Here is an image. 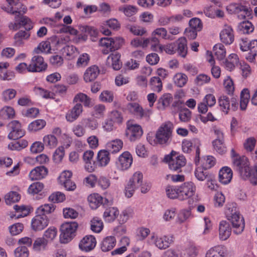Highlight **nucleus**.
Segmentation results:
<instances>
[{
    "mask_svg": "<svg viewBox=\"0 0 257 257\" xmlns=\"http://www.w3.org/2000/svg\"><path fill=\"white\" fill-rule=\"evenodd\" d=\"M63 216L66 219H75L78 216V212L73 208L66 207L63 209Z\"/></svg>",
    "mask_w": 257,
    "mask_h": 257,
    "instance_id": "obj_57",
    "label": "nucleus"
},
{
    "mask_svg": "<svg viewBox=\"0 0 257 257\" xmlns=\"http://www.w3.org/2000/svg\"><path fill=\"white\" fill-rule=\"evenodd\" d=\"M64 156V149L62 147H59L54 152L53 156V160L56 163H60Z\"/></svg>",
    "mask_w": 257,
    "mask_h": 257,
    "instance_id": "obj_62",
    "label": "nucleus"
},
{
    "mask_svg": "<svg viewBox=\"0 0 257 257\" xmlns=\"http://www.w3.org/2000/svg\"><path fill=\"white\" fill-rule=\"evenodd\" d=\"M46 122L42 119H37L31 122L28 126V130L31 132H36L44 127Z\"/></svg>",
    "mask_w": 257,
    "mask_h": 257,
    "instance_id": "obj_47",
    "label": "nucleus"
},
{
    "mask_svg": "<svg viewBox=\"0 0 257 257\" xmlns=\"http://www.w3.org/2000/svg\"><path fill=\"white\" fill-rule=\"evenodd\" d=\"M37 215L32 220V228L35 231L41 230L48 224V204L40 206L36 211Z\"/></svg>",
    "mask_w": 257,
    "mask_h": 257,
    "instance_id": "obj_3",
    "label": "nucleus"
},
{
    "mask_svg": "<svg viewBox=\"0 0 257 257\" xmlns=\"http://www.w3.org/2000/svg\"><path fill=\"white\" fill-rule=\"evenodd\" d=\"M149 241L151 244L154 245L159 249H165L173 242V236L166 235L159 236L152 233Z\"/></svg>",
    "mask_w": 257,
    "mask_h": 257,
    "instance_id": "obj_8",
    "label": "nucleus"
},
{
    "mask_svg": "<svg viewBox=\"0 0 257 257\" xmlns=\"http://www.w3.org/2000/svg\"><path fill=\"white\" fill-rule=\"evenodd\" d=\"M150 85L152 89L155 91L160 92L162 88V82L160 78L153 77L150 80Z\"/></svg>",
    "mask_w": 257,
    "mask_h": 257,
    "instance_id": "obj_48",
    "label": "nucleus"
},
{
    "mask_svg": "<svg viewBox=\"0 0 257 257\" xmlns=\"http://www.w3.org/2000/svg\"><path fill=\"white\" fill-rule=\"evenodd\" d=\"M73 101L76 104L65 115L66 120L69 122H72L77 119L82 113L83 111V105L80 102L83 103L85 107H90L91 106V98L83 93H78L76 94Z\"/></svg>",
    "mask_w": 257,
    "mask_h": 257,
    "instance_id": "obj_2",
    "label": "nucleus"
},
{
    "mask_svg": "<svg viewBox=\"0 0 257 257\" xmlns=\"http://www.w3.org/2000/svg\"><path fill=\"white\" fill-rule=\"evenodd\" d=\"M231 228L229 223L225 220L219 222L218 227L219 238L221 240H227L230 236Z\"/></svg>",
    "mask_w": 257,
    "mask_h": 257,
    "instance_id": "obj_23",
    "label": "nucleus"
},
{
    "mask_svg": "<svg viewBox=\"0 0 257 257\" xmlns=\"http://www.w3.org/2000/svg\"><path fill=\"white\" fill-rule=\"evenodd\" d=\"M250 98L249 91L244 88L240 93V107L242 110H245Z\"/></svg>",
    "mask_w": 257,
    "mask_h": 257,
    "instance_id": "obj_39",
    "label": "nucleus"
},
{
    "mask_svg": "<svg viewBox=\"0 0 257 257\" xmlns=\"http://www.w3.org/2000/svg\"><path fill=\"white\" fill-rule=\"evenodd\" d=\"M93 156L94 152L91 150L87 151L83 154V158L85 163V169L90 172L93 171L94 170V162L93 161Z\"/></svg>",
    "mask_w": 257,
    "mask_h": 257,
    "instance_id": "obj_32",
    "label": "nucleus"
},
{
    "mask_svg": "<svg viewBox=\"0 0 257 257\" xmlns=\"http://www.w3.org/2000/svg\"><path fill=\"white\" fill-rule=\"evenodd\" d=\"M173 81L176 86L182 87L187 83L188 77L184 73H177L173 77Z\"/></svg>",
    "mask_w": 257,
    "mask_h": 257,
    "instance_id": "obj_40",
    "label": "nucleus"
},
{
    "mask_svg": "<svg viewBox=\"0 0 257 257\" xmlns=\"http://www.w3.org/2000/svg\"><path fill=\"white\" fill-rule=\"evenodd\" d=\"M167 196L171 199H179V189L172 186H168L166 188Z\"/></svg>",
    "mask_w": 257,
    "mask_h": 257,
    "instance_id": "obj_50",
    "label": "nucleus"
},
{
    "mask_svg": "<svg viewBox=\"0 0 257 257\" xmlns=\"http://www.w3.org/2000/svg\"><path fill=\"white\" fill-rule=\"evenodd\" d=\"M8 127L10 131L8 138L12 140H17L22 137L25 132L22 129L21 124L18 120H13L8 125Z\"/></svg>",
    "mask_w": 257,
    "mask_h": 257,
    "instance_id": "obj_18",
    "label": "nucleus"
},
{
    "mask_svg": "<svg viewBox=\"0 0 257 257\" xmlns=\"http://www.w3.org/2000/svg\"><path fill=\"white\" fill-rule=\"evenodd\" d=\"M120 11L123 12L125 16L131 17L137 12V8L134 6L126 5L119 8Z\"/></svg>",
    "mask_w": 257,
    "mask_h": 257,
    "instance_id": "obj_59",
    "label": "nucleus"
},
{
    "mask_svg": "<svg viewBox=\"0 0 257 257\" xmlns=\"http://www.w3.org/2000/svg\"><path fill=\"white\" fill-rule=\"evenodd\" d=\"M164 160L168 162L170 170L178 172L181 171V168L186 163L185 158L182 155L177 156L175 151H172L170 155L165 156Z\"/></svg>",
    "mask_w": 257,
    "mask_h": 257,
    "instance_id": "obj_5",
    "label": "nucleus"
},
{
    "mask_svg": "<svg viewBox=\"0 0 257 257\" xmlns=\"http://www.w3.org/2000/svg\"><path fill=\"white\" fill-rule=\"evenodd\" d=\"M8 6H3L2 9L7 13L11 14L15 13L21 14V12L26 13L27 8L19 0H7Z\"/></svg>",
    "mask_w": 257,
    "mask_h": 257,
    "instance_id": "obj_17",
    "label": "nucleus"
},
{
    "mask_svg": "<svg viewBox=\"0 0 257 257\" xmlns=\"http://www.w3.org/2000/svg\"><path fill=\"white\" fill-rule=\"evenodd\" d=\"M16 257H28L29 251L26 246H20L17 247L15 250Z\"/></svg>",
    "mask_w": 257,
    "mask_h": 257,
    "instance_id": "obj_64",
    "label": "nucleus"
},
{
    "mask_svg": "<svg viewBox=\"0 0 257 257\" xmlns=\"http://www.w3.org/2000/svg\"><path fill=\"white\" fill-rule=\"evenodd\" d=\"M96 244V240L92 235H86L82 238L79 243V248L82 251L88 252L93 250Z\"/></svg>",
    "mask_w": 257,
    "mask_h": 257,
    "instance_id": "obj_22",
    "label": "nucleus"
},
{
    "mask_svg": "<svg viewBox=\"0 0 257 257\" xmlns=\"http://www.w3.org/2000/svg\"><path fill=\"white\" fill-rule=\"evenodd\" d=\"M214 134L216 136V139L212 142L214 150L218 154L223 155L227 151L224 144L223 133L220 129L215 128Z\"/></svg>",
    "mask_w": 257,
    "mask_h": 257,
    "instance_id": "obj_14",
    "label": "nucleus"
},
{
    "mask_svg": "<svg viewBox=\"0 0 257 257\" xmlns=\"http://www.w3.org/2000/svg\"><path fill=\"white\" fill-rule=\"evenodd\" d=\"M220 40L225 45H230L234 40V31L231 26L225 25L220 32Z\"/></svg>",
    "mask_w": 257,
    "mask_h": 257,
    "instance_id": "obj_21",
    "label": "nucleus"
},
{
    "mask_svg": "<svg viewBox=\"0 0 257 257\" xmlns=\"http://www.w3.org/2000/svg\"><path fill=\"white\" fill-rule=\"evenodd\" d=\"M116 244V239L113 236L105 237L100 243V248L104 252L111 250Z\"/></svg>",
    "mask_w": 257,
    "mask_h": 257,
    "instance_id": "obj_31",
    "label": "nucleus"
},
{
    "mask_svg": "<svg viewBox=\"0 0 257 257\" xmlns=\"http://www.w3.org/2000/svg\"><path fill=\"white\" fill-rule=\"evenodd\" d=\"M49 62L55 68L61 66L64 62V59L62 57L58 55H54L49 58Z\"/></svg>",
    "mask_w": 257,
    "mask_h": 257,
    "instance_id": "obj_61",
    "label": "nucleus"
},
{
    "mask_svg": "<svg viewBox=\"0 0 257 257\" xmlns=\"http://www.w3.org/2000/svg\"><path fill=\"white\" fill-rule=\"evenodd\" d=\"M218 104L220 110L227 114L230 109L234 111L238 106V102L236 98L230 99L226 96H221L218 99Z\"/></svg>",
    "mask_w": 257,
    "mask_h": 257,
    "instance_id": "obj_12",
    "label": "nucleus"
},
{
    "mask_svg": "<svg viewBox=\"0 0 257 257\" xmlns=\"http://www.w3.org/2000/svg\"><path fill=\"white\" fill-rule=\"evenodd\" d=\"M106 109L104 105L98 104L93 107V115L97 118H102L105 112Z\"/></svg>",
    "mask_w": 257,
    "mask_h": 257,
    "instance_id": "obj_52",
    "label": "nucleus"
},
{
    "mask_svg": "<svg viewBox=\"0 0 257 257\" xmlns=\"http://www.w3.org/2000/svg\"><path fill=\"white\" fill-rule=\"evenodd\" d=\"M88 201L90 207L95 209L103 203V198L99 194L94 193L88 197Z\"/></svg>",
    "mask_w": 257,
    "mask_h": 257,
    "instance_id": "obj_35",
    "label": "nucleus"
},
{
    "mask_svg": "<svg viewBox=\"0 0 257 257\" xmlns=\"http://www.w3.org/2000/svg\"><path fill=\"white\" fill-rule=\"evenodd\" d=\"M232 165L233 169L238 172L242 178L248 179L253 185H257V163L251 169L248 158L242 156L234 159Z\"/></svg>",
    "mask_w": 257,
    "mask_h": 257,
    "instance_id": "obj_1",
    "label": "nucleus"
},
{
    "mask_svg": "<svg viewBox=\"0 0 257 257\" xmlns=\"http://www.w3.org/2000/svg\"><path fill=\"white\" fill-rule=\"evenodd\" d=\"M28 143L26 140H22L10 144L8 147L10 149L14 150H21L28 146Z\"/></svg>",
    "mask_w": 257,
    "mask_h": 257,
    "instance_id": "obj_56",
    "label": "nucleus"
},
{
    "mask_svg": "<svg viewBox=\"0 0 257 257\" xmlns=\"http://www.w3.org/2000/svg\"><path fill=\"white\" fill-rule=\"evenodd\" d=\"M232 178V171L228 167H223L219 172V180L223 184L229 183Z\"/></svg>",
    "mask_w": 257,
    "mask_h": 257,
    "instance_id": "obj_27",
    "label": "nucleus"
},
{
    "mask_svg": "<svg viewBox=\"0 0 257 257\" xmlns=\"http://www.w3.org/2000/svg\"><path fill=\"white\" fill-rule=\"evenodd\" d=\"M47 173V169L45 167H37L30 172L29 177L31 180H39L46 176Z\"/></svg>",
    "mask_w": 257,
    "mask_h": 257,
    "instance_id": "obj_29",
    "label": "nucleus"
},
{
    "mask_svg": "<svg viewBox=\"0 0 257 257\" xmlns=\"http://www.w3.org/2000/svg\"><path fill=\"white\" fill-rule=\"evenodd\" d=\"M152 36L157 35L164 39L173 40L172 37L168 34L167 30L164 28H158L152 32Z\"/></svg>",
    "mask_w": 257,
    "mask_h": 257,
    "instance_id": "obj_54",
    "label": "nucleus"
},
{
    "mask_svg": "<svg viewBox=\"0 0 257 257\" xmlns=\"http://www.w3.org/2000/svg\"><path fill=\"white\" fill-rule=\"evenodd\" d=\"M238 29L242 34H249L253 32L254 27L250 22L244 21L239 24Z\"/></svg>",
    "mask_w": 257,
    "mask_h": 257,
    "instance_id": "obj_42",
    "label": "nucleus"
},
{
    "mask_svg": "<svg viewBox=\"0 0 257 257\" xmlns=\"http://www.w3.org/2000/svg\"><path fill=\"white\" fill-rule=\"evenodd\" d=\"M213 52L215 56L219 60H223L226 54V49L224 46L221 43L216 44L213 47Z\"/></svg>",
    "mask_w": 257,
    "mask_h": 257,
    "instance_id": "obj_38",
    "label": "nucleus"
},
{
    "mask_svg": "<svg viewBox=\"0 0 257 257\" xmlns=\"http://www.w3.org/2000/svg\"><path fill=\"white\" fill-rule=\"evenodd\" d=\"M48 229L46 230L43 236L37 238L33 243V248L36 251H41L46 249L48 244L47 233Z\"/></svg>",
    "mask_w": 257,
    "mask_h": 257,
    "instance_id": "obj_28",
    "label": "nucleus"
},
{
    "mask_svg": "<svg viewBox=\"0 0 257 257\" xmlns=\"http://www.w3.org/2000/svg\"><path fill=\"white\" fill-rule=\"evenodd\" d=\"M227 10L231 11L232 13L239 14L238 17H240L242 19L245 18L246 16H248L250 13L246 7L238 4H231Z\"/></svg>",
    "mask_w": 257,
    "mask_h": 257,
    "instance_id": "obj_24",
    "label": "nucleus"
},
{
    "mask_svg": "<svg viewBox=\"0 0 257 257\" xmlns=\"http://www.w3.org/2000/svg\"><path fill=\"white\" fill-rule=\"evenodd\" d=\"M103 227L102 220L98 217H94L91 221V230L96 233L100 232Z\"/></svg>",
    "mask_w": 257,
    "mask_h": 257,
    "instance_id": "obj_43",
    "label": "nucleus"
},
{
    "mask_svg": "<svg viewBox=\"0 0 257 257\" xmlns=\"http://www.w3.org/2000/svg\"><path fill=\"white\" fill-rule=\"evenodd\" d=\"M81 122L85 127L91 130H95L98 127L97 120L92 118H84L82 119Z\"/></svg>",
    "mask_w": 257,
    "mask_h": 257,
    "instance_id": "obj_49",
    "label": "nucleus"
},
{
    "mask_svg": "<svg viewBox=\"0 0 257 257\" xmlns=\"http://www.w3.org/2000/svg\"><path fill=\"white\" fill-rule=\"evenodd\" d=\"M173 98L169 93L163 95L159 99V103L160 104L159 108L161 109L164 110L166 107L169 106Z\"/></svg>",
    "mask_w": 257,
    "mask_h": 257,
    "instance_id": "obj_44",
    "label": "nucleus"
},
{
    "mask_svg": "<svg viewBox=\"0 0 257 257\" xmlns=\"http://www.w3.org/2000/svg\"><path fill=\"white\" fill-rule=\"evenodd\" d=\"M143 181V174L140 172H135L130 178L125 188V195L127 198L133 196L135 190L139 188Z\"/></svg>",
    "mask_w": 257,
    "mask_h": 257,
    "instance_id": "obj_6",
    "label": "nucleus"
},
{
    "mask_svg": "<svg viewBox=\"0 0 257 257\" xmlns=\"http://www.w3.org/2000/svg\"><path fill=\"white\" fill-rule=\"evenodd\" d=\"M47 65L44 61L43 58L39 55L32 57L30 64L28 65L29 72H40L46 69Z\"/></svg>",
    "mask_w": 257,
    "mask_h": 257,
    "instance_id": "obj_20",
    "label": "nucleus"
},
{
    "mask_svg": "<svg viewBox=\"0 0 257 257\" xmlns=\"http://www.w3.org/2000/svg\"><path fill=\"white\" fill-rule=\"evenodd\" d=\"M123 142L121 140L116 139L108 142L106 144L107 151L111 153H116L118 152L122 148Z\"/></svg>",
    "mask_w": 257,
    "mask_h": 257,
    "instance_id": "obj_34",
    "label": "nucleus"
},
{
    "mask_svg": "<svg viewBox=\"0 0 257 257\" xmlns=\"http://www.w3.org/2000/svg\"><path fill=\"white\" fill-rule=\"evenodd\" d=\"M177 51L181 57H185L187 52V40L186 38L181 37L177 41Z\"/></svg>",
    "mask_w": 257,
    "mask_h": 257,
    "instance_id": "obj_41",
    "label": "nucleus"
},
{
    "mask_svg": "<svg viewBox=\"0 0 257 257\" xmlns=\"http://www.w3.org/2000/svg\"><path fill=\"white\" fill-rule=\"evenodd\" d=\"M30 34L24 31H20L16 34L14 37L15 42L17 46H21L23 44V40L28 39Z\"/></svg>",
    "mask_w": 257,
    "mask_h": 257,
    "instance_id": "obj_45",
    "label": "nucleus"
},
{
    "mask_svg": "<svg viewBox=\"0 0 257 257\" xmlns=\"http://www.w3.org/2000/svg\"><path fill=\"white\" fill-rule=\"evenodd\" d=\"M78 224L76 221L65 222L60 227V241L62 243H67L75 236Z\"/></svg>",
    "mask_w": 257,
    "mask_h": 257,
    "instance_id": "obj_4",
    "label": "nucleus"
},
{
    "mask_svg": "<svg viewBox=\"0 0 257 257\" xmlns=\"http://www.w3.org/2000/svg\"><path fill=\"white\" fill-rule=\"evenodd\" d=\"M48 53V42L42 41L33 50L34 54H46Z\"/></svg>",
    "mask_w": 257,
    "mask_h": 257,
    "instance_id": "obj_58",
    "label": "nucleus"
},
{
    "mask_svg": "<svg viewBox=\"0 0 257 257\" xmlns=\"http://www.w3.org/2000/svg\"><path fill=\"white\" fill-rule=\"evenodd\" d=\"M118 210L114 207H111L105 210L103 213V217L105 221L111 222L113 221L118 215Z\"/></svg>",
    "mask_w": 257,
    "mask_h": 257,
    "instance_id": "obj_37",
    "label": "nucleus"
},
{
    "mask_svg": "<svg viewBox=\"0 0 257 257\" xmlns=\"http://www.w3.org/2000/svg\"><path fill=\"white\" fill-rule=\"evenodd\" d=\"M2 115L8 118H13L15 116V111L14 108L10 106L3 107L0 111Z\"/></svg>",
    "mask_w": 257,
    "mask_h": 257,
    "instance_id": "obj_55",
    "label": "nucleus"
},
{
    "mask_svg": "<svg viewBox=\"0 0 257 257\" xmlns=\"http://www.w3.org/2000/svg\"><path fill=\"white\" fill-rule=\"evenodd\" d=\"M133 157L131 153L125 151L118 158L116 162V167L120 171H125L129 169L133 163Z\"/></svg>",
    "mask_w": 257,
    "mask_h": 257,
    "instance_id": "obj_19",
    "label": "nucleus"
},
{
    "mask_svg": "<svg viewBox=\"0 0 257 257\" xmlns=\"http://www.w3.org/2000/svg\"><path fill=\"white\" fill-rule=\"evenodd\" d=\"M21 198L20 195L17 192L12 191L6 195L5 199L7 204L18 202Z\"/></svg>",
    "mask_w": 257,
    "mask_h": 257,
    "instance_id": "obj_46",
    "label": "nucleus"
},
{
    "mask_svg": "<svg viewBox=\"0 0 257 257\" xmlns=\"http://www.w3.org/2000/svg\"><path fill=\"white\" fill-rule=\"evenodd\" d=\"M100 70L96 65H92L87 68L85 70L83 79L86 82H90L94 81L98 76Z\"/></svg>",
    "mask_w": 257,
    "mask_h": 257,
    "instance_id": "obj_25",
    "label": "nucleus"
},
{
    "mask_svg": "<svg viewBox=\"0 0 257 257\" xmlns=\"http://www.w3.org/2000/svg\"><path fill=\"white\" fill-rule=\"evenodd\" d=\"M97 161L99 166L105 167L110 162L109 153L105 150L99 151L97 155Z\"/></svg>",
    "mask_w": 257,
    "mask_h": 257,
    "instance_id": "obj_33",
    "label": "nucleus"
},
{
    "mask_svg": "<svg viewBox=\"0 0 257 257\" xmlns=\"http://www.w3.org/2000/svg\"><path fill=\"white\" fill-rule=\"evenodd\" d=\"M25 13L21 12L20 14L19 13H15V23H11L9 24L10 29L17 30L20 28V26H24L27 31H30L33 27V24L28 17L23 16L22 15Z\"/></svg>",
    "mask_w": 257,
    "mask_h": 257,
    "instance_id": "obj_11",
    "label": "nucleus"
},
{
    "mask_svg": "<svg viewBox=\"0 0 257 257\" xmlns=\"http://www.w3.org/2000/svg\"><path fill=\"white\" fill-rule=\"evenodd\" d=\"M173 124L171 122L163 124L156 134L157 142L160 144H166L170 142Z\"/></svg>",
    "mask_w": 257,
    "mask_h": 257,
    "instance_id": "obj_7",
    "label": "nucleus"
},
{
    "mask_svg": "<svg viewBox=\"0 0 257 257\" xmlns=\"http://www.w3.org/2000/svg\"><path fill=\"white\" fill-rule=\"evenodd\" d=\"M89 60V56L86 53H83L78 58L76 65L78 67H84L88 65Z\"/></svg>",
    "mask_w": 257,
    "mask_h": 257,
    "instance_id": "obj_63",
    "label": "nucleus"
},
{
    "mask_svg": "<svg viewBox=\"0 0 257 257\" xmlns=\"http://www.w3.org/2000/svg\"><path fill=\"white\" fill-rule=\"evenodd\" d=\"M120 55L117 52L110 54L106 60V64L108 66L112 67L115 70H118L121 67L120 61Z\"/></svg>",
    "mask_w": 257,
    "mask_h": 257,
    "instance_id": "obj_26",
    "label": "nucleus"
},
{
    "mask_svg": "<svg viewBox=\"0 0 257 257\" xmlns=\"http://www.w3.org/2000/svg\"><path fill=\"white\" fill-rule=\"evenodd\" d=\"M226 251L224 246L216 245L207 251L205 257H224Z\"/></svg>",
    "mask_w": 257,
    "mask_h": 257,
    "instance_id": "obj_30",
    "label": "nucleus"
},
{
    "mask_svg": "<svg viewBox=\"0 0 257 257\" xmlns=\"http://www.w3.org/2000/svg\"><path fill=\"white\" fill-rule=\"evenodd\" d=\"M143 134V129L140 125L129 123L127 124L125 136L131 142H135L140 139Z\"/></svg>",
    "mask_w": 257,
    "mask_h": 257,
    "instance_id": "obj_16",
    "label": "nucleus"
},
{
    "mask_svg": "<svg viewBox=\"0 0 257 257\" xmlns=\"http://www.w3.org/2000/svg\"><path fill=\"white\" fill-rule=\"evenodd\" d=\"M201 145V142L200 140L197 138L194 139L192 141L185 139L183 141L182 143V151L185 153H190L192 150L193 146L196 148L194 162L196 165H197L199 163L200 154L199 147Z\"/></svg>",
    "mask_w": 257,
    "mask_h": 257,
    "instance_id": "obj_9",
    "label": "nucleus"
},
{
    "mask_svg": "<svg viewBox=\"0 0 257 257\" xmlns=\"http://www.w3.org/2000/svg\"><path fill=\"white\" fill-rule=\"evenodd\" d=\"M179 199L185 200L193 196L196 192V186L192 182H186L179 186Z\"/></svg>",
    "mask_w": 257,
    "mask_h": 257,
    "instance_id": "obj_15",
    "label": "nucleus"
},
{
    "mask_svg": "<svg viewBox=\"0 0 257 257\" xmlns=\"http://www.w3.org/2000/svg\"><path fill=\"white\" fill-rule=\"evenodd\" d=\"M44 188V185L40 182H37L32 184L28 189L29 194H36L41 192Z\"/></svg>",
    "mask_w": 257,
    "mask_h": 257,
    "instance_id": "obj_53",
    "label": "nucleus"
},
{
    "mask_svg": "<svg viewBox=\"0 0 257 257\" xmlns=\"http://www.w3.org/2000/svg\"><path fill=\"white\" fill-rule=\"evenodd\" d=\"M127 110L137 117L149 120L152 112L150 109H144L137 103H129L126 106Z\"/></svg>",
    "mask_w": 257,
    "mask_h": 257,
    "instance_id": "obj_13",
    "label": "nucleus"
},
{
    "mask_svg": "<svg viewBox=\"0 0 257 257\" xmlns=\"http://www.w3.org/2000/svg\"><path fill=\"white\" fill-rule=\"evenodd\" d=\"M14 209L16 210V213L11 215V217L13 218H19L26 216L29 213V209L24 205L19 206L15 205Z\"/></svg>",
    "mask_w": 257,
    "mask_h": 257,
    "instance_id": "obj_36",
    "label": "nucleus"
},
{
    "mask_svg": "<svg viewBox=\"0 0 257 257\" xmlns=\"http://www.w3.org/2000/svg\"><path fill=\"white\" fill-rule=\"evenodd\" d=\"M99 44L101 46L105 47L107 49L106 50H103V53L107 54L109 51H112L111 48L112 38H102L100 39Z\"/></svg>",
    "mask_w": 257,
    "mask_h": 257,
    "instance_id": "obj_51",
    "label": "nucleus"
},
{
    "mask_svg": "<svg viewBox=\"0 0 257 257\" xmlns=\"http://www.w3.org/2000/svg\"><path fill=\"white\" fill-rule=\"evenodd\" d=\"M228 220L231 222L233 232L236 235L240 234L244 229L245 223L242 216L237 211L231 212L228 216Z\"/></svg>",
    "mask_w": 257,
    "mask_h": 257,
    "instance_id": "obj_10",
    "label": "nucleus"
},
{
    "mask_svg": "<svg viewBox=\"0 0 257 257\" xmlns=\"http://www.w3.org/2000/svg\"><path fill=\"white\" fill-rule=\"evenodd\" d=\"M191 112L188 108L181 109L179 113V117L182 122H188L191 118Z\"/></svg>",
    "mask_w": 257,
    "mask_h": 257,
    "instance_id": "obj_60",
    "label": "nucleus"
}]
</instances>
